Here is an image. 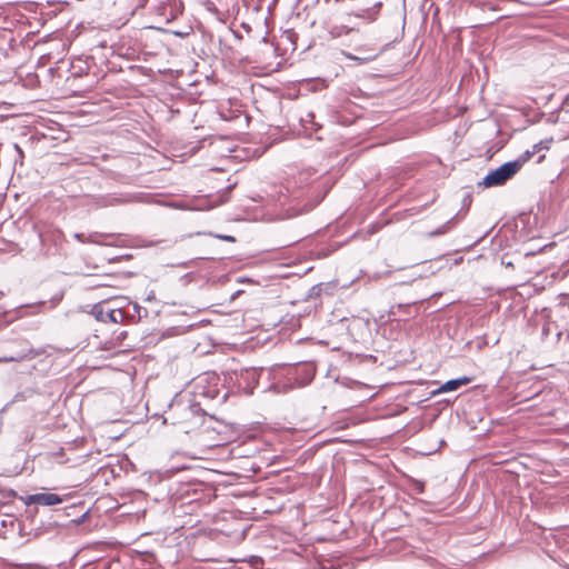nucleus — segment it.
Here are the masks:
<instances>
[{"label":"nucleus","instance_id":"nucleus-1","mask_svg":"<svg viewBox=\"0 0 569 569\" xmlns=\"http://www.w3.org/2000/svg\"><path fill=\"white\" fill-rule=\"evenodd\" d=\"M519 172V162H505L500 167L489 171L482 181L478 183L479 187L492 188L503 186L508 180Z\"/></svg>","mask_w":569,"mask_h":569},{"label":"nucleus","instance_id":"nucleus-2","mask_svg":"<svg viewBox=\"0 0 569 569\" xmlns=\"http://www.w3.org/2000/svg\"><path fill=\"white\" fill-rule=\"evenodd\" d=\"M261 368H242L239 371H233L230 375V380L236 386L239 392L251 395L258 385Z\"/></svg>","mask_w":569,"mask_h":569},{"label":"nucleus","instance_id":"nucleus-3","mask_svg":"<svg viewBox=\"0 0 569 569\" xmlns=\"http://www.w3.org/2000/svg\"><path fill=\"white\" fill-rule=\"evenodd\" d=\"M287 193H283L282 191H280V196H279V204L281 207H288L286 209V213H284V217L286 218H292V217H296L298 214H301L302 212H307L309 210H311V208L313 206H308L303 202V200L301 199V193L300 192H292V193H289V188H284Z\"/></svg>","mask_w":569,"mask_h":569},{"label":"nucleus","instance_id":"nucleus-4","mask_svg":"<svg viewBox=\"0 0 569 569\" xmlns=\"http://www.w3.org/2000/svg\"><path fill=\"white\" fill-rule=\"evenodd\" d=\"M315 376L313 369L308 366L303 367H289L287 368L286 377L288 385L283 386L284 389L299 388L308 385Z\"/></svg>","mask_w":569,"mask_h":569},{"label":"nucleus","instance_id":"nucleus-5","mask_svg":"<svg viewBox=\"0 0 569 569\" xmlns=\"http://www.w3.org/2000/svg\"><path fill=\"white\" fill-rule=\"evenodd\" d=\"M219 378L212 377H200L197 382V388H201L200 393L211 400H218L224 402L228 398V392H222L219 387Z\"/></svg>","mask_w":569,"mask_h":569},{"label":"nucleus","instance_id":"nucleus-6","mask_svg":"<svg viewBox=\"0 0 569 569\" xmlns=\"http://www.w3.org/2000/svg\"><path fill=\"white\" fill-rule=\"evenodd\" d=\"M91 315L101 322L121 323L124 321L127 313L122 308H109L103 303H97L91 309Z\"/></svg>","mask_w":569,"mask_h":569},{"label":"nucleus","instance_id":"nucleus-7","mask_svg":"<svg viewBox=\"0 0 569 569\" xmlns=\"http://www.w3.org/2000/svg\"><path fill=\"white\" fill-rule=\"evenodd\" d=\"M63 501V498L52 492L33 493L27 497V505L54 506Z\"/></svg>","mask_w":569,"mask_h":569},{"label":"nucleus","instance_id":"nucleus-8","mask_svg":"<svg viewBox=\"0 0 569 569\" xmlns=\"http://www.w3.org/2000/svg\"><path fill=\"white\" fill-rule=\"evenodd\" d=\"M471 381H472V378L466 377V376L457 378V379H451V380H448L445 383H442L437 392L440 393V392L455 391V390L459 389L460 387L470 383Z\"/></svg>","mask_w":569,"mask_h":569},{"label":"nucleus","instance_id":"nucleus-9","mask_svg":"<svg viewBox=\"0 0 569 569\" xmlns=\"http://www.w3.org/2000/svg\"><path fill=\"white\" fill-rule=\"evenodd\" d=\"M382 3L377 2L373 7L367 9H360L353 13L355 17L360 18L367 22H373L379 13Z\"/></svg>","mask_w":569,"mask_h":569},{"label":"nucleus","instance_id":"nucleus-10","mask_svg":"<svg viewBox=\"0 0 569 569\" xmlns=\"http://www.w3.org/2000/svg\"><path fill=\"white\" fill-rule=\"evenodd\" d=\"M138 198L136 196L122 198L120 196L110 194L103 198V206H117L124 202L136 201Z\"/></svg>","mask_w":569,"mask_h":569},{"label":"nucleus","instance_id":"nucleus-11","mask_svg":"<svg viewBox=\"0 0 569 569\" xmlns=\"http://www.w3.org/2000/svg\"><path fill=\"white\" fill-rule=\"evenodd\" d=\"M355 30L353 27H348V26H345V24H340V26H332L330 28V34L335 38H338V37H341V36H346V34H349L350 32H352Z\"/></svg>","mask_w":569,"mask_h":569},{"label":"nucleus","instance_id":"nucleus-12","mask_svg":"<svg viewBox=\"0 0 569 569\" xmlns=\"http://www.w3.org/2000/svg\"><path fill=\"white\" fill-rule=\"evenodd\" d=\"M33 356L32 350H29V353H17L13 356L1 357L0 362H20L27 358H32Z\"/></svg>","mask_w":569,"mask_h":569},{"label":"nucleus","instance_id":"nucleus-13","mask_svg":"<svg viewBox=\"0 0 569 569\" xmlns=\"http://www.w3.org/2000/svg\"><path fill=\"white\" fill-rule=\"evenodd\" d=\"M536 154V150H526L522 154L519 156L516 160H512L511 162H519V170L522 168V166L531 159Z\"/></svg>","mask_w":569,"mask_h":569},{"label":"nucleus","instance_id":"nucleus-14","mask_svg":"<svg viewBox=\"0 0 569 569\" xmlns=\"http://www.w3.org/2000/svg\"><path fill=\"white\" fill-rule=\"evenodd\" d=\"M96 233L94 234H84V233H81V232H76L73 233V238L81 242V243H86V242H92V243H97L98 241L96 240Z\"/></svg>","mask_w":569,"mask_h":569},{"label":"nucleus","instance_id":"nucleus-15","mask_svg":"<svg viewBox=\"0 0 569 569\" xmlns=\"http://www.w3.org/2000/svg\"><path fill=\"white\" fill-rule=\"evenodd\" d=\"M133 315H131L132 318H137L140 320L142 317H146L148 311L146 308L139 306L138 303L132 305Z\"/></svg>","mask_w":569,"mask_h":569},{"label":"nucleus","instance_id":"nucleus-16","mask_svg":"<svg viewBox=\"0 0 569 569\" xmlns=\"http://www.w3.org/2000/svg\"><path fill=\"white\" fill-rule=\"evenodd\" d=\"M347 57L351 60L357 61L358 64H363V63H367V62L373 60L377 57V54H372V56H368V57H357L353 54H348Z\"/></svg>","mask_w":569,"mask_h":569},{"label":"nucleus","instance_id":"nucleus-17","mask_svg":"<svg viewBox=\"0 0 569 569\" xmlns=\"http://www.w3.org/2000/svg\"><path fill=\"white\" fill-rule=\"evenodd\" d=\"M13 149L17 152V158L14 159V162H20L22 164L24 157L22 149L18 143H13Z\"/></svg>","mask_w":569,"mask_h":569},{"label":"nucleus","instance_id":"nucleus-18","mask_svg":"<svg viewBox=\"0 0 569 569\" xmlns=\"http://www.w3.org/2000/svg\"><path fill=\"white\" fill-rule=\"evenodd\" d=\"M545 149H548V147L545 146L543 142H539V143L533 144L531 150H536V153H538Z\"/></svg>","mask_w":569,"mask_h":569},{"label":"nucleus","instance_id":"nucleus-19","mask_svg":"<svg viewBox=\"0 0 569 569\" xmlns=\"http://www.w3.org/2000/svg\"><path fill=\"white\" fill-rule=\"evenodd\" d=\"M407 307H409V305H406V306L405 305H398L397 307H391L390 315L396 316L397 315L396 309L397 310H401V309H405Z\"/></svg>","mask_w":569,"mask_h":569},{"label":"nucleus","instance_id":"nucleus-20","mask_svg":"<svg viewBox=\"0 0 569 569\" xmlns=\"http://www.w3.org/2000/svg\"><path fill=\"white\" fill-rule=\"evenodd\" d=\"M315 114L312 112L307 113L306 118H302L301 121L303 123L313 122Z\"/></svg>","mask_w":569,"mask_h":569},{"label":"nucleus","instance_id":"nucleus-21","mask_svg":"<svg viewBox=\"0 0 569 569\" xmlns=\"http://www.w3.org/2000/svg\"><path fill=\"white\" fill-rule=\"evenodd\" d=\"M216 237L224 241H234V237L228 234H217Z\"/></svg>","mask_w":569,"mask_h":569},{"label":"nucleus","instance_id":"nucleus-22","mask_svg":"<svg viewBox=\"0 0 569 569\" xmlns=\"http://www.w3.org/2000/svg\"><path fill=\"white\" fill-rule=\"evenodd\" d=\"M443 232H445V230L439 229V230H437V231H433L431 234H432V236H437V234H441V233H443Z\"/></svg>","mask_w":569,"mask_h":569},{"label":"nucleus","instance_id":"nucleus-23","mask_svg":"<svg viewBox=\"0 0 569 569\" xmlns=\"http://www.w3.org/2000/svg\"><path fill=\"white\" fill-rule=\"evenodd\" d=\"M543 158H545V154H541V156L538 158L537 162H541Z\"/></svg>","mask_w":569,"mask_h":569}]
</instances>
